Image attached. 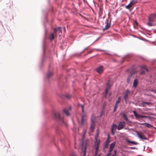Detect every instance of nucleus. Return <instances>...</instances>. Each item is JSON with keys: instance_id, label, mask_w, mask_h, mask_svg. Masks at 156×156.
Listing matches in <instances>:
<instances>
[{"instance_id": "nucleus-1", "label": "nucleus", "mask_w": 156, "mask_h": 156, "mask_svg": "<svg viewBox=\"0 0 156 156\" xmlns=\"http://www.w3.org/2000/svg\"><path fill=\"white\" fill-rule=\"evenodd\" d=\"M155 19H156V14L153 13L150 15L148 17L147 25L149 26H154L153 22L155 21Z\"/></svg>"}, {"instance_id": "nucleus-2", "label": "nucleus", "mask_w": 156, "mask_h": 156, "mask_svg": "<svg viewBox=\"0 0 156 156\" xmlns=\"http://www.w3.org/2000/svg\"><path fill=\"white\" fill-rule=\"evenodd\" d=\"M54 116L55 118L57 119L61 120V124L62 125H66V123H65L63 120H62L60 117L59 113L58 112H56L54 113Z\"/></svg>"}, {"instance_id": "nucleus-3", "label": "nucleus", "mask_w": 156, "mask_h": 156, "mask_svg": "<svg viewBox=\"0 0 156 156\" xmlns=\"http://www.w3.org/2000/svg\"><path fill=\"white\" fill-rule=\"evenodd\" d=\"M136 132L139 138H140L142 140H147V138L142 132H139L138 131H136Z\"/></svg>"}, {"instance_id": "nucleus-4", "label": "nucleus", "mask_w": 156, "mask_h": 156, "mask_svg": "<svg viewBox=\"0 0 156 156\" xmlns=\"http://www.w3.org/2000/svg\"><path fill=\"white\" fill-rule=\"evenodd\" d=\"M100 140L97 143H95V144L94 145V147L95 148V156H96L98 154V151L99 150V146Z\"/></svg>"}, {"instance_id": "nucleus-5", "label": "nucleus", "mask_w": 156, "mask_h": 156, "mask_svg": "<svg viewBox=\"0 0 156 156\" xmlns=\"http://www.w3.org/2000/svg\"><path fill=\"white\" fill-rule=\"evenodd\" d=\"M87 116L86 114H84L81 116V124L82 126H84L86 123Z\"/></svg>"}, {"instance_id": "nucleus-6", "label": "nucleus", "mask_w": 156, "mask_h": 156, "mask_svg": "<svg viewBox=\"0 0 156 156\" xmlns=\"http://www.w3.org/2000/svg\"><path fill=\"white\" fill-rule=\"evenodd\" d=\"M105 23L106 25H105V27L104 28H103V31L108 29L110 28L111 27L110 22L109 21L108 19H107L106 20Z\"/></svg>"}, {"instance_id": "nucleus-7", "label": "nucleus", "mask_w": 156, "mask_h": 156, "mask_svg": "<svg viewBox=\"0 0 156 156\" xmlns=\"http://www.w3.org/2000/svg\"><path fill=\"white\" fill-rule=\"evenodd\" d=\"M126 125V123L124 121L121 122L118 124L117 127L118 130H120L122 129Z\"/></svg>"}, {"instance_id": "nucleus-8", "label": "nucleus", "mask_w": 156, "mask_h": 156, "mask_svg": "<svg viewBox=\"0 0 156 156\" xmlns=\"http://www.w3.org/2000/svg\"><path fill=\"white\" fill-rule=\"evenodd\" d=\"M133 112L134 113V115L136 117V119L147 118V116H144L138 114L135 111H133Z\"/></svg>"}, {"instance_id": "nucleus-9", "label": "nucleus", "mask_w": 156, "mask_h": 156, "mask_svg": "<svg viewBox=\"0 0 156 156\" xmlns=\"http://www.w3.org/2000/svg\"><path fill=\"white\" fill-rule=\"evenodd\" d=\"M137 2V1H132L129 5L126 6V8L129 9L133 5L136 3Z\"/></svg>"}, {"instance_id": "nucleus-10", "label": "nucleus", "mask_w": 156, "mask_h": 156, "mask_svg": "<svg viewBox=\"0 0 156 156\" xmlns=\"http://www.w3.org/2000/svg\"><path fill=\"white\" fill-rule=\"evenodd\" d=\"M141 69H142V70L140 73V74H144L146 72H147L148 70L146 68L145 66H141Z\"/></svg>"}, {"instance_id": "nucleus-11", "label": "nucleus", "mask_w": 156, "mask_h": 156, "mask_svg": "<svg viewBox=\"0 0 156 156\" xmlns=\"http://www.w3.org/2000/svg\"><path fill=\"white\" fill-rule=\"evenodd\" d=\"M54 34L55 35L56 34H57V32L58 31V33L59 32L62 33V30L61 29V27H59L58 28H55L54 29Z\"/></svg>"}, {"instance_id": "nucleus-12", "label": "nucleus", "mask_w": 156, "mask_h": 156, "mask_svg": "<svg viewBox=\"0 0 156 156\" xmlns=\"http://www.w3.org/2000/svg\"><path fill=\"white\" fill-rule=\"evenodd\" d=\"M97 71L99 74H101L103 72V66H100L96 69Z\"/></svg>"}, {"instance_id": "nucleus-13", "label": "nucleus", "mask_w": 156, "mask_h": 156, "mask_svg": "<svg viewBox=\"0 0 156 156\" xmlns=\"http://www.w3.org/2000/svg\"><path fill=\"white\" fill-rule=\"evenodd\" d=\"M81 149L82 151L83 152V156H85L86 153V147H84V148H83V143H82L81 146Z\"/></svg>"}, {"instance_id": "nucleus-14", "label": "nucleus", "mask_w": 156, "mask_h": 156, "mask_svg": "<svg viewBox=\"0 0 156 156\" xmlns=\"http://www.w3.org/2000/svg\"><path fill=\"white\" fill-rule=\"evenodd\" d=\"M138 81L137 79H134L133 82V87H136L137 85Z\"/></svg>"}, {"instance_id": "nucleus-15", "label": "nucleus", "mask_w": 156, "mask_h": 156, "mask_svg": "<svg viewBox=\"0 0 156 156\" xmlns=\"http://www.w3.org/2000/svg\"><path fill=\"white\" fill-rule=\"evenodd\" d=\"M95 126V123H91L90 126V130L91 132H93L94 131V129Z\"/></svg>"}, {"instance_id": "nucleus-16", "label": "nucleus", "mask_w": 156, "mask_h": 156, "mask_svg": "<svg viewBox=\"0 0 156 156\" xmlns=\"http://www.w3.org/2000/svg\"><path fill=\"white\" fill-rule=\"evenodd\" d=\"M91 123H95L96 118L94 115H92L91 118Z\"/></svg>"}, {"instance_id": "nucleus-17", "label": "nucleus", "mask_w": 156, "mask_h": 156, "mask_svg": "<svg viewBox=\"0 0 156 156\" xmlns=\"http://www.w3.org/2000/svg\"><path fill=\"white\" fill-rule=\"evenodd\" d=\"M122 115L123 118L124 120H125L126 121H129V122H131L130 121H129V119L127 118V116L126 114H125L124 113H122Z\"/></svg>"}, {"instance_id": "nucleus-18", "label": "nucleus", "mask_w": 156, "mask_h": 156, "mask_svg": "<svg viewBox=\"0 0 156 156\" xmlns=\"http://www.w3.org/2000/svg\"><path fill=\"white\" fill-rule=\"evenodd\" d=\"M54 35L55 36H57V34H56L55 35L54 34V33H52L50 35L49 38L51 40H53L54 39Z\"/></svg>"}, {"instance_id": "nucleus-19", "label": "nucleus", "mask_w": 156, "mask_h": 156, "mask_svg": "<svg viewBox=\"0 0 156 156\" xmlns=\"http://www.w3.org/2000/svg\"><path fill=\"white\" fill-rule=\"evenodd\" d=\"M63 112L65 113L67 116H69L70 114L69 112V111L66 108H64L63 110Z\"/></svg>"}, {"instance_id": "nucleus-20", "label": "nucleus", "mask_w": 156, "mask_h": 156, "mask_svg": "<svg viewBox=\"0 0 156 156\" xmlns=\"http://www.w3.org/2000/svg\"><path fill=\"white\" fill-rule=\"evenodd\" d=\"M129 90H126L124 96V98L125 100V101H126V99L128 97V93L129 92Z\"/></svg>"}, {"instance_id": "nucleus-21", "label": "nucleus", "mask_w": 156, "mask_h": 156, "mask_svg": "<svg viewBox=\"0 0 156 156\" xmlns=\"http://www.w3.org/2000/svg\"><path fill=\"white\" fill-rule=\"evenodd\" d=\"M132 77V75L131 74L130 75L128 76L127 79V83H129Z\"/></svg>"}, {"instance_id": "nucleus-22", "label": "nucleus", "mask_w": 156, "mask_h": 156, "mask_svg": "<svg viewBox=\"0 0 156 156\" xmlns=\"http://www.w3.org/2000/svg\"><path fill=\"white\" fill-rule=\"evenodd\" d=\"M116 142L115 141L113 142L110 145V148L114 149V147Z\"/></svg>"}, {"instance_id": "nucleus-23", "label": "nucleus", "mask_w": 156, "mask_h": 156, "mask_svg": "<svg viewBox=\"0 0 156 156\" xmlns=\"http://www.w3.org/2000/svg\"><path fill=\"white\" fill-rule=\"evenodd\" d=\"M127 141L129 143H131L133 144L137 145L138 144V143L137 142L134 141H131L129 140H127Z\"/></svg>"}, {"instance_id": "nucleus-24", "label": "nucleus", "mask_w": 156, "mask_h": 156, "mask_svg": "<svg viewBox=\"0 0 156 156\" xmlns=\"http://www.w3.org/2000/svg\"><path fill=\"white\" fill-rule=\"evenodd\" d=\"M117 128V126L115 124H113L112 126L111 130L115 131Z\"/></svg>"}, {"instance_id": "nucleus-25", "label": "nucleus", "mask_w": 156, "mask_h": 156, "mask_svg": "<svg viewBox=\"0 0 156 156\" xmlns=\"http://www.w3.org/2000/svg\"><path fill=\"white\" fill-rule=\"evenodd\" d=\"M53 74V72L51 71H49L48 72L47 74V77L48 78H49L51 76H52Z\"/></svg>"}, {"instance_id": "nucleus-26", "label": "nucleus", "mask_w": 156, "mask_h": 156, "mask_svg": "<svg viewBox=\"0 0 156 156\" xmlns=\"http://www.w3.org/2000/svg\"><path fill=\"white\" fill-rule=\"evenodd\" d=\"M120 100H121L120 97H119L118 98V99L116 101V103H115V104H116V105H118L119 104V103L120 102Z\"/></svg>"}, {"instance_id": "nucleus-27", "label": "nucleus", "mask_w": 156, "mask_h": 156, "mask_svg": "<svg viewBox=\"0 0 156 156\" xmlns=\"http://www.w3.org/2000/svg\"><path fill=\"white\" fill-rule=\"evenodd\" d=\"M144 124L146 127H152L151 125L148 123H145Z\"/></svg>"}, {"instance_id": "nucleus-28", "label": "nucleus", "mask_w": 156, "mask_h": 156, "mask_svg": "<svg viewBox=\"0 0 156 156\" xmlns=\"http://www.w3.org/2000/svg\"><path fill=\"white\" fill-rule=\"evenodd\" d=\"M98 134L97 133V134L96 135L95 137V143H97L98 142Z\"/></svg>"}, {"instance_id": "nucleus-29", "label": "nucleus", "mask_w": 156, "mask_h": 156, "mask_svg": "<svg viewBox=\"0 0 156 156\" xmlns=\"http://www.w3.org/2000/svg\"><path fill=\"white\" fill-rule=\"evenodd\" d=\"M118 105L115 104L114 107V112H115L116 111L117 108L118 107Z\"/></svg>"}, {"instance_id": "nucleus-30", "label": "nucleus", "mask_w": 156, "mask_h": 156, "mask_svg": "<svg viewBox=\"0 0 156 156\" xmlns=\"http://www.w3.org/2000/svg\"><path fill=\"white\" fill-rule=\"evenodd\" d=\"M78 106H80L82 108V112H83L84 111V106L82 105H79Z\"/></svg>"}, {"instance_id": "nucleus-31", "label": "nucleus", "mask_w": 156, "mask_h": 156, "mask_svg": "<svg viewBox=\"0 0 156 156\" xmlns=\"http://www.w3.org/2000/svg\"><path fill=\"white\" fill-rule=\"evenodd\" d=\"M110 85L109 83H108L107 84L106 89H108L109 90V89L110 88Z\"/></svg>"}, {"instance_id": "nucleus-32", "label": "nucleus", "mask_w": 156, "mask_h": 156, "mask_svg": "<svg viewBox=\"0 0 156 156\" xmlns=\"http://www.w3.org/2000/svg\"><path fill=\"white\" fill-rule=\"evenodd\" d=\"M108 89H106L105 91V97H106V96L107 94L108 93Z\"/></svg>"}, {"instance_id": "nucleus-33", "label": "nucleus", "mask_w": 156, "mask_h": 156, "mask_svg": "<svg viewBox=\"0 0 156 156\" xmlns=\"http://www.w3.org/2000/svg\"><path fill=\"white\" fill-rule=\"evenodd\" d=\"M142 104H146L148 105H150V104H151L150 103H149V102H142Z\"/></svg>"}, {"instance_id": "nucleus-34", "label": "nucleus", "mask_w": 156, "mask_h": 156, "mask_svg": "<svg viewBox=\"0 0 156 156\" xmlns=\"http://www.w3.org/2000/svg\"><path fill=\"white\" fill-rule=\"evenodd\" d=\"M117 151V150H115L114 153V154H113L112 155V156H115L116 154Z\"/></svg>"}, {"instance_id": "nucleus-35", "label": "nucleus", "mask_w": 156, "mask_h": 156, "mask_svg": "<svg viewBox=\"0 0 156 156\" xmlns=\"http://www.w3.org/2000/svg\"><path fill=\"white\" fill-rule=\"evenodd\" d=\"M66 97L68 99H70L71 97V96L69 94H68L66 95Z\"/></svg>"}, {"instance_id": "nucleus-36", "label": "nucleus", "mask_w": 156, "mask_h": 156, "mask_svg": "<svg viewBox=\"0 0 156 156\" xmlns=\"http://www.w3.org/2000/svg\"><path fill=\"white\" fill-rule=\"evenodd\" d=\"M110 142V140H109V139H108L107 140H106V142H105V143H107V144H109V143Z\"/></svg>"}, {"instance_id": "nucleus-37", "label": "nucleus", "mask_w": 156, "mask_h": 156, "mask_svg": "<svg viewBox=\"0 0 156 156\" xmlns=\"http://www.w3.org/2000/svg\"><path fill=\"white\" fill-rule=\"evenodd\" d=\"M108 145H109L108 144H107V143H105V146H104L106 148H107L108 147Z\"/></svg>"}, {"instance_id": "nucleus-38", "label": "nucleus", "mask_w": 156, "mask_h": 156, "mask_svg": "<svg viewBox=\"0 0 156 156\" xmlns=\"http://www.w3.org/2000/svg\"><path fill=\"white\" fill-rule=\"evenodd\" d=\"M129 148H130L131 149H137V148L136 147H129Z\"/></svg>"}, {"instance_id": "nucleus-39", "label": "nucleus", "mask_w": 156, "mask_h": 156, "mask_svg": "<svg viewBox=\"0 0 156 156\" xmlns=\"http://www.w3.org/2000/svg\"><path fill=\"white\" fill-rule=\"evenodd\" d=\"M113 149L110 148L109 150V152L111 153L112 151L113 150Z\"/></svg>"}, {"instance_id": "nucleus-40", "label": "nucleus", "mask_w": 156, "mask_h": 156, "mask_svg": "<svg viewBox=\"0 0 156 156\" xmlns=\"http://www.w3.org/2000/svg\"><path fill=\"white\" fill-rule=\"evenodd\" d=\"M115 131H114V130H112V132H111V133H112V134L113 135H114V132H115Z\"/></svg>"}, {"instance_id": "nucleus-41", "label": "nucleus", "mask_w": 156, "mask_h": 156, "mask_svg": "<svg viewBox=\"0 0 156 156\" xmlns=\"http://www.w3.org/2000/svg\"><path fill=\"white\" fill-rule=\"evenodd\" d=\"M111 154V153L109 152V153L107 154V156H109Z\"/></svg>"}, {"instance_id": "nucleus-42", "label": "nucleus", "mask_w": 156, "mask_h": 156, "mask_svg": "<svg viewBox=\"0 0 156 156\" xmlns=\"http://www.w3.org/2000/svg\"><path fill=\"white\" fill-rule=\"evenodd\" d=\"M71 106H70V107H69V110H71Z\"/></svg>"}, {"instance_id": "nucleus-43", "label": "nucleus", "mask_w": 156, "mask_h": 156, "mask_svg": "<svg viewBox=\"0 0 156 156\" xmlns=\"http://www.w3.org/2000/svg\"><path fill=\"white\" fill-rule=\"evenodd\" d=\"M76 156V155L74 154H73L72 156Z\"/></svg>"}, {"instance_id": "nucleus-44", "label": "nucleus", "mask_w": 156, "mask_h": 156, "mask_svg": "<svg viewBox=\"0 0 156 156\" xmlns=\"http://www.w3.org/2000/svg\"><path fill=\"white\" fill-rule=\"evenodd\" d=\"M136 25H137L138 24V23H137V22H136Z\"/></svg>"}]
</instances>
